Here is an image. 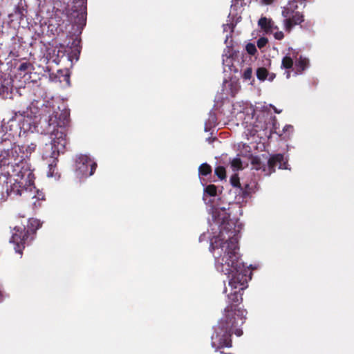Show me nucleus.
I'll list each match as a JSON object with an SVG mask.
<instances>
[{
	"label": "nucleus",
	"mask_w": 354,
	"mask_h": 354,
	"mask_svg": "<svg viewBox=\"0 0 354 354\" xmlns=\"http://www.w3.org/2000/svg\"><path fill=\"white\" fill-rule=\"evenodd\" d=\"M38 201H43L44 200V195L41 192H37V195L35 196Z\"/></svg>",
	"instance_id": "72a5a7b5"
},
{
	"label": "nucleus",
	"mask_w": 354,
	"mask_h": 354,
	"mask_svg": "<svg viewBox=\"0 0 354 354\" xmlns=\"http://www.w3.org/2000/svg\"><path fill=\"white\" fill-rule=\"evenodd\" d=\"M232 13L230 12L228 15V18L230 19L231 17Z\"/></svg>",
	"instance_id": "37998d69"
},
{
	"label": "nucleus",
	"mask_w": 354,
	"mask_h": 354,
	"mask_svg": "<svg viewBox=\"0 0 354 354\" xmlns=\"http://www.w3.org/2000/svg\"><path fill=\"white\" fill-rule=\"evenodd\" d=\"M242 78L244 82H249V84L252 85L253 82L254 81V77H252V69L250 67H248L245 69L242 74Z\"/></svg>",
	"instance_id": "5701e85b"
},
{
	"label": "nucleus",
	"mask_w": 354,
	"mask_h": 354,
	"mask_svg": "<svg viewBox=\"0 0 354 354\" xmlns=\"http://www.w3.org/2000/svg\"><path fill=\"white\" fill-rule=\"evenodd\" d=\"M71 56L68 55L67 59H68V60H71Z\"/></svg>",
	"instance_id": "ea45409f"
},
{
	"label": "nucleus",
	"mask_w": 354,
	"mask_h": 354,
	"mask_svg": "<svg viewBox=\"0 0 354 354\" xmlns=\"http://www.w3.org/2000/svg\"><path fill=\"white\" fill-rule=\"evenodd\" d=\"M230 167L234 171H236L242 169V162L239 156L230 161Z\"/></svg>",
	"instance_id": "393cba45"
},
{
	"label": "nucleus",
	"mask_w": 354,
	"mask_h": 354,
	"mask_svg": "<svg viewBox=\"0 0 354 354\" xmlns=\"http://www.w3.org/2000/svg\"><path fill=\"white\" fill-rule=\"evenodd\" d=\"M13 80L7 73H0V97L3 99L12 97Z\"/></svg>",
	"instance_id": "4468645a"
},
{
	"label": "nucleus",
	"mask_w": 354,
	"mask_h": 354,
	"mask_svg": "<svg viewBox=\"0 0 354 354\" xmlns=\"http://www.w3.org/2000/svg\"><path fill=\"white\" fill-rule=\"evenodd\" d=\"M27 3L25 0H19L15 6L13 12L8 15V17L11 21H21L27 15Z\"/></svg>",
	"instance_id": "dca6fc26"
},
{
	"label": "nucleus",
	"mask_w": 354,
	"mask_h": 354,
	"mask_svg": "<svg viewBox=\"0 0 354 354\" xmlns=\"http://www.w3.org/2000/svg\"><path fill=\"white\" fill-rule=\"evenodd\" d=\"M276 113H279L281 111H277V109L274 110Z\"/></svg>",
	"instance_id": "79ce46f5"
},
{
	"label": "nucleus",
	"mask_w": 354,
	"mask_h": 354,
	"mask_svg": "<svg viewBox=\"0 0 354 354\" xmlns=\"http://www.w3.org/2000/svg\"><path fill=\"white\" fill-rule=\"evenodd\" d=\"M256 75L258 80L264 81L268 76V71L265 68H258Z\"/></svg>",
	"instance_id": "a878e982"
},
{
	"label": "nucleus",
	"mask_w": 354,
	"mask_h": 354,
	"mask_svg": "<svg viewBox=\"0 0 354 354\" xmlns=\"http://www.w3.org/2000/svg\"><path fill=\"white\" fill-rule=\"evenodd\" d=\"M234 334L238 336V337H240L243 334V330L240 328H237L234 330Z\"/></svg>",
	"instance_id": "f704fd0d"
},
{
	"label": "nucleus",
	"mask_w": 354,
	"mask_h": 354,
	"mask_svg": "<svg viewBox=\"0 0 354 354\" xmlns=\"http://www.w3.org/2000/svg\"><path fill=\"white\" fill-rule=\"evenodd\" d=\"M216 192H217V189H216V187L215 185H209L206 186L204 189V195H203V200L205 201V202L207 203L206 202L207 195H209V196L214 197L216 196Z\"/></svg>",
	"instance_id": "4be33fe9"
},
{
	"label": "nucleus",
	"mask_w": 354,
	"mask_h": 354,
	"mask_svg": "<svg viewBox=\"0 0 354 354\" xmlns=\"http://www.w3.org/2000/svg\"><path fill=\"white\" fill-rule=\"evenodd\" d=\"M66 53V47L61 44L50 46L47 48L46 58L49 62L59 64L61 59L64 57Z\"/></svg>",
	"instance_id": "2eb2a0df"
},
{
	"label": "nucleus",
	"mask_w": 354,
	"mask_h": 354,
	"mask_svg": "<svg viewBox=\"0 0 354 354\" xmlns=\"http://www.w3.org/2000/svg\"><path fill=\"white\" fill-rule=\"evenodd\" d=\"M29 66H30V64L28 63L24 62L19 65V70L21 71H26Z\"/></svg>",
	"instance_id": "2f4dec72"
},
{
	"label": "nucleus",
	"mask_w": 354,
	"mask_h": 354,
	"mask_svg": "<svg viewBox=\"0 0 354 354\" xmlns=\"http://www.w3.org/2000/svg\"><path fill=\"white\" fill-rule=\"evenodd\" d=\"M246 50L250 55H254L257 52V48L255 45L252 44H248L246 46Z\"/></svg>",
	"instance_id": "c756f323"
},
{
	"label": "nucleus",
	"mask_w": 354,
	"mask_h": 354,
	"mask_svg": "<svg viewBox=\"0 0 354 354\" xmlns=\"http://www.w3.org/2000/svg\"><path fill=\"white\" fill-rule=\"evenodd\" d=\"M75 59H76V60H77V59H78V55H77V53H75Z\"/></svg>",
	"instance_id": "58836bf2"
},
{
	"label": "nucleus",
	"mask_w": 354,
	"mask_h": 354,
	"mask_svg": "<svg viewBox=\"0 0 354 354\" xmlns=\"http://www.w3.org/2000/svg\"><path fill=\"white\" fill-rule=\"evenodd\" d=\"M287 159L283 154L277 153L270 156L268 160V165L257 169H262L264 175L269 176L275 171L276 167L279 169H288Z\"/></svg>",
	"instance_id": "ddd939ff"
},
{
	"label": "nucleus",
	"mask_w": 354,
	"mask_h": 354,
	"mask_svg": "<svg viewBox=\"0 0 354 354\" xmlns=\"http://www.w3.org/2000/svg\"><path fill=\"white\" fill-rule=\"evenodd\" d=\"M44 107V111L48 113L46 120L47 127L46 133L50 135L51 142L46 145V147L52 149L53 157H56L64 152L67 144L66 127L69 121L70 112L63 103L51 97L50 100H33L26 106V110L19 111V132L24 133H33L37 128L36 116L40 107Z\"/></svg>",
	"instance_id": "7ed1b4c3"
},
{
	"label": "nucleus",
	"mask_w": 354,
	"mask_h": 354,
	"mask_svg": "<svg viewBox=\"0 0 354 354\" xmlns=\"http://www.w3.org/2000/svg\"><path fill=\"white\" fill-rule=\"evenodd\" d=\"M3 131L2 129H0V153L3 150V149L10 148V145L9 144L6 145L3 142V138H5V136H3Z\"/></svg>",
	"instance_id": "cd10ccee"
},
{
	"label": "nucleus",
	"mask_w": 354,
	"mask_h": 354,
	"mask_svg": "<svg viewBox=\"0 0 354 354\" xmlns=\"http://www.w3.org/2000/svg\"><path fill=\"white\" fill-rule=\"evenodd\" d=\"M41 225L42 223L39 219L31 218L28 219L27 230L24 227H15L13 229L10 242L15 244L16 253L22 255V250L35 239L36 232Z\"/></svg>",
	"instance_id": "423d86ee"
},
{
	"label": "nucleus",
	"mask_w": 354,
	"mask_h": 354,
	"mask_svg": "<svg viewBox=\"0 0 354 354\" xmlns=\"http://www.w3.org/2000/svg\"><path fill=\"white\" fill-rule=\"evenodd\" d=\"M243 114L245 115L243 121V135L250 144L261 142V140L270 137L268 124L263 118L259 115L254 118L255 110L253 106L246 108Z\"/></svg>",
	"instance_id": "39448f33"
},
{
	"label": "nucleus",
	"mask_w": 354,
	"mask_h": 354,
	"mask_svg": "<svg viewBox=\"0 0 354 354\" xmlns=\"http://www.w3.org/2000/svg\"><path fill=\"white\" fill-rule=\"evenodd\" d=\"M292 131H293V127L290 124H286L283 129V131L284 133H286V132L290 133V132H292Z\"/></svg>",
	"instance_id": "473e14b6"
},
{
	"label": "nucleus",
	"mask_w": 354,
	"mask_h": 354,
	"mask_svg": "<svg viewBox=\"0 0 354 354\" xmlns=\"http://www.w3.org/2000/svg\"><path fill=\"white\" fill-rule=\"evenodd\" d=\"M97 167V163L87 155H78L75 159V173L80 179L92 176Z\"/></svg>",
	"instance_id": "1a4fd4ad"
},
{
	"label": "nucleus",
	"mask_w": 354,
	"mask_h": 354,
	"mask_svg": "<svg viewBox=\"0 0 354 354\" xmlns=\"http://www.w3.org/2000/svg\"><path fill=\"white\" fill-rule=\"evenodd\" d=\"M268 41V40L267 38H266V37H261L257 41V46L259 48H262L264 46H266V45L267 44Z\"/></svg>",
	"instance_id": "c85d7f7f"
},
{
	"label": "nucleus",
	"mask_w": 354,
	"mask_h": 354,
	"mask_svg": "<svg viewBox=\"0 0 354 354\" xmlns=\"http://www.w3.org/2000/svg\"><path fill=\"white\" fill-rule=\"evenodd\" d=\"M35 149L34 143L27 146L15 143L0 153V202L8 197L15 198L31 189L32 173L28 159Z\"/></svg>",
	"instance_id": "20e7f679"
},
{
	"label": "nucleus",
	"mask_w": 354,
	"mask_h": 354,
	"mask_svg": "<svg viewBox=\"0 0 354 354\" xmlns=\"http://www.w3.org/2000/svg\"><path fill=\"white\" fill-rule=\"evenodd\" d=\"M33 205H34L35 207H37L39 206V205H40V204H39V203H38V205H37V202H35V203H33Z\"/></svg>",
	"instance_id": "e433bc0d"
},
{
	"label": "nucleus",
	"mask_w": 354,
	"mask_h": 354,
	"mask_svg": "<svg viewBox=\"0 0 354 354\" xmlns=\"http://www.w3.org/2000/svg\"><path fill=\"white\" fill-rule=\"evenodd\" d=\"M46 151V156H50L52 158H53V161L52 163H50L48 165V171H47V176L48 178H54L55 180H59L60 178V174L57 171L56 169V160L58 157V156H56V157H53L52 156V149L50 148H48L46 147L45 148Z\"/></svg>",
	"instance_id": "a211bd4d"
},
{
	"label": "nucleus",
	"mask_w": 354,
	"mask_h": 354,
	"mask_svg": "<svg viewBox=\"0 0 354 354\" xmlns=\"http://www.w3.org/2000/svg\"><path fill=\"white\" fill-rule=\"evenodd\" d=\"M258 25L266 33L272 32L274 30L277 29V26L274 24V21L266 17H261L258 21Z\"/></svg>",
	"instance_id": "6ab92c4d"
},
{
	"label": "nucleus",
	"mask_w": 354,
	"mask_h": 354,
	"mask_svg": "<svg viewBox=\"0 0 354 354\" xmlns=\"http://www.w3.org/2000/svg\"><path fill=\"white\" fill-rule=\"evenodd\" d=\"M212 174V167L209 165L205 162L200 165L198 167V176L203 186H205L206 183H205V177L208 176H211Z\"/></svg>",
	"instance_id": "412c9836"
},
{
	"label": "nucleus",
	"mask_w": 354,
	"mask_h": 354,
	"mask_svg": "<svg viewBox=\"0 0 354 354\" xmlns=\"http://www.w3.org/2000/svg\"><path fill=\"white\" fill-rule=\"evenodd\" d=\"M222 90L225 91L227 95H234L239 90V85L235 81H228L225 79L223 82Z\"/></svg>",
	"instance_id": "aec40b11"
},
{
	"label": "nucleus",
	"mask_w": 354,
	"mask_h": 354,
	"mask_svg": "<svg viewBox=\"0 0 354 354\" xmlns=\"http://www.w3.org/2000/svg\"><path fill=\"white\" fill-rule=\"evenodd\" d=\"M309 66V60L305 57L299 55L296 50L289 48L288 52L283 57L281 61V68L286 69V76L288 79L290 77V71L292 69L295 75L301 74Z\"/></svg>",
	"instance_id": "0eeeda50"
},
{
	"label": "nucleus",
	"mask_w": 354,
	"mask_h": 354,
	"mask_svg": "<svg viewBox=\"0 0 354 354\" xmlns=\"http://www.w3.org/2000/svg\"><path fill=\"white\" fill-rule=\"evenodd\" d=\"M222 58L224 73H236L239 72V68L236 64V63H239L240 61L239 52L235 51L233 48L227 44L223 50Z\"/></svg>",
	"instance_id": "f8f14e48"
},
{
	"label": "nucleus",
	"mask_w": 354,
	"mask_h": 354,
	"mask_svg": "<svg viewBox=\"0 0 354 354\" xmlns=\"http://www.w3.org/2000/svg\"><path fill=\"white\" fill-rule=\"evenodd\" d=\"M217 124V118L216 113L213 111H210L209 113V116L207 120L205 122V132H209L211 136L206 138V141L209 143H212L214 140L215 138H212L214 133V128L216 127Z\"/></svg>",
	"instance_id": "f3484780"
},
{
	"label": "nucleus",
	"mask_w": 354,
	"mask_h": 354,
	"mask_svg": "<svg viewBox=\"0 0 354 354\" xmlns=\"http://www.w3.org/2000/svg\"><path fill=\"white\" fill-rule=\"evenodd\" d=\"M273 78H274V76L270 75V80H273Z\"/></svg>",
	"instance_id": "a19ab883"
},
{
	"label": "nucleus",
	"mask_w": 354,
	"mask_h": 354,
	"mask_svg": "<svg viewBox=\"0 0 354 354\" xmlns=\"http://www.w3.org/2000/svg\"><path fill=\"white\" fill-rule=\"evenodd\" d=\"M265 4H271L274 0H262Z\"/></svg>",
	"instance_id": "c9c22d12"
},
{
	"label": "nucleus",
	"mask_w": 354,
	"mask_h": 354,
	"mask_svg": "<svg viewBox=\"0 0 354 354\" xmlns=\"http://www.w3.org/2000/svg\"><path fill=\"white\" fill-rule=\"evenodd\" d=\"M230 183L234 187L236 202L226 206H212L211 208L212 220L208 221L209 229L207 234L203 233L199 237V241H209V250L215 259V266L220 270L229 268L228 261L232 264L241 261L238 240L243 224L239 219H230L232 209L239 208V203L254 192V185L245 183L242 187L236 174L230 178ZM232 264H230L231 266Z\"/></svg>",
	"instance_id": "f257e3e1"
},
{
	"label": "nucleus",
	"mask_w": 354,
	"mask_h": 354,
	"mask_svg": "<svg viewBox=\"0 0 354 354\" xmlns=\"http://www.w3.org/2000/svg\"><path fill=\"white\" fill-rule=\"evenodd\" d=\"M86 1L75 0L72 8L71 17L73 18V23L77 29L82 30L86 23Z\"/></svg>",
	"instance_id": "9b49d317"
},
{
	"label": "nucleus",
	"mask_w": 354,
	"mask_h": 354,
	"mask_svg": "<svg viewBox=\"0 0 354 354\" xmlns=\"http://www.w3.org/2000/svg\"><path fill=\"white\" fill-rule=\"evenodd\" d=\"M298 8L297 0L289 1L286 6L282 8L281 15L284 18L283 26L286 30L290 31L295 26L304 21V15L297 11Z\"/></svg>",
	"instance_id": "6e6552de"
},
{
	"label": "nucleus",
	"mask_w": 354,
	"mask_h": 354,
	"mask_svg": "<svg viewBox=\"0 0 354 354\" xmlns=\"http://www.w3.org/2000/svg\"><path fill=\"white\" fill-rule=\"evenodd\" d=\"M215 174L218 176V178L221 180H223L225 178V169L223 166H218L215 168L214 170Z\"/></svg>",
	"instance_id": "bb28decb"
},
{
	"label": "nucleus",
	"mask_w": 354,
	"mask_h": 354,
	"mask_svg": "<svg viewBox=\"0 0 354 354\" xmlns=\"http://www.w3.org/2000/svg\"><path fill=\"white\" fill-rule=\"evenodd\" d=\"M237 24V21L235 23H233L232 21H230V23H227L226 24H223V31L227 32L230 31L229 34L226 35V38L225 40V43L227 45V41L230 37H232V33L234 31V28Z\"/></svg>",
	"instance_id": "b1692460"
},
{
	"label": "nucleus",
	"mask_w": 354,
	"mask_h": 354,
	"mask_svg": "<svg viewBox=\"0 0 354 354\" xmlns=\"http://www.w3.org/2000/svg\"><path fill=\"white\" fill-rule=\"evenodd\" d=\"M227 292V288L225 286V288L223 289V292L226 293Z\"/></svg>",
	"instance_id": "4c0bfd02"
},
{
	"label": "nucleus",
	"mask_w": 354,
	"mask_h": 354,
	"mask_svg": "<svg viewBox=\"0 0 354 354\" xmlns=\"http://www.w3.org/2000/svg\"><path fill=\"white\" fill-rule=\"evenodd\" d=\"M274 37L277 40H281L283 38L284 35L282 31H277L274 33Z\"/></svg>",
	"instance_id": "7c9ffc66"
},
{
	"label": "nucleus",
	"mask_w": 354,
	"mask_h": 354,
	"mask_svg": "<svg viewBox=\"0 0 354 354\" xmlns=\"http://www.w3.org/2000/svg\"><path fill=\"white\" fill-rule=\"evenodd\" d=\"M221 354H226V353H223V352H222V351L221 352Z\"/></svg>",
	"instance_id": "c03bdc74"
},
{
	"label": "nucleus",
	"mask_w": 354,
	"mask_h": 354,
	"mask_svg": "<svg viewBox=\"0 0 354 354\" xmlns=\"http://www.w3.org/2000/svg\"><path fill=\"white\" fill-rule=\"evenodd\" d=\"M18 111H12L11 116L6 120L4 118L2 121L1 129L5 133H3L4 138H3V142L4 144H9L10 147L15 144L10 138H14L15 136H19V126L18 122Z\"/></svg>",
	"instance_id": "9d476101"
},
{
	"label": "nucleus",
	"mask_w": 354,
	"mask_h": 354,
	"mask_svg": "<svg viewBox=\"0 0 354 354\" xmlns=\"http://www.w3.org/2000/svg\"><path fill=\"white\" fill-rule=\"evenodd\" d=\"M229 268H225L221 271L216 266L218 272L227 275L230 288V293L227 295V306L224 310L223 317L219 320L217 326L214 327V333L212 335V346L217 351L222 348L232 346V329L238 325L236 317L241 320L243 324L245 320L246 311L244 310H236L234 307L239 304L242 300V292L248 287V274L249 270L241 261H237L232 264V261H228Z\"/></svg>",
	"instance_id": "f03ea898"
}]
</instances>
